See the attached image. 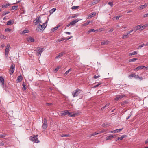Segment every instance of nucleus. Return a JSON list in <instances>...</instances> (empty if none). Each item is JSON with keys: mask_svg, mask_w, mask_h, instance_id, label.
Wrapping results in <instances>:
<instances>
[{"mask_svg": "<svg viewBox=\"0 0 148 148\" xmlns=\"http://www.w3.org/2000/svg\"><path fill=\"white\" fill-rule=\"evenodd\" d=\"M38 136V135H36L35 136L34 135L33 136H32L30 137L29 139L30 140L33 141L34 142L38 143L39 142V141L38 140L37 138Z\"/></svg>", "mask_w": 148, "mask_h": 148, "instance_id": "nucleus-1", "label": "nucleus"}, {"mask_svg": "<svg viewBox=\"0 0 148 148\" xmlns=\"http://www.w3.org/2000/svg\"><path fill=\"white\" fill-rule=\"evenodd\" d=\"M81 91V90L78 88H77L73 91L72 94L73 97H74L78 96L80 93Z\"/></svg>", "mask_w": 148, "mask_h": 148, "instance_id": "nucleus-2", "label": "nucleus"}, {"mask_svg": "<svg viewBox=\"0 0 148 148\" xmlns=\"http://www.w3.org/2000/svg\"><path fill=\"white\" fill-rule=\"evenodd\" d=\"M43 48H40V47H38L37 48V50H35V51H36V54L37 56H40V55L42 53L43 51Z\"/></svg>", "mask_w": 148, "mask_h": 148, "instance_id": "nucleus-3", "label": "nucleus"}, {"mask_svg": "<svg viewBox=\"0 0 148 148\" xmlns=\"http://www.w3.org/2000/svg\"><path fill=\"white\" fill-rule=\"evenodd\" d=\"M47 119L45 118L43 120V125L42 126V128L45 130H46L47 127Z\"/></svg>", "mask_w": 148, "mask_h": 148, "instance_id": "nucleus-4", "label": "nucleus"}, {"mask_svg": "<svg viewBox=\"0 0 148 148\" xmlns=\"http://www.w3.org/2000/svg\"><path fill=\"white\" fill-rule=\"evenodd\" d=\"M34 23L35 25L39 24L41 23V18L40 17H37L34 21Z\"/></svg>", "mask_w": 148, "mask_h": 148, "instance_id": "nucleus-5", "label": "nucleus"}, {"mask_svg": "<svg viewBox=\"0 0 148 148\" xmlns=\"http://www.w3.org/2000/svg\"><path fill=\"white\" fill-rule=\"evenodd\" d=\"M15 65L14 64H12L10 68V69L9 71L10 74H12L14 71Z\"/></svg>", "mask_w": 148, "mask_h": 148, "instance_id": "nucleus-6", "label": "nucleus"}, {"mask_svg": "<svg viewBox=\"0 0 148 148\" xmlns=\"http://www.w3.org/2000/svg\"><path fill=\"white\" fill-rule=\"evenodd\" d=\"M10 47V44H8L7 45V46L6 47V48L5 50V56H8V55L9 53Z\"/></svg>", "mask_w": 148, "mask_h": 148, "instance_id": "nucleus-7", "label": "nucleus"}, {"mask_svg": "<svg viewBox=\"0 0 148 148\" xmlns=\"http://www.w3.org/2000/svg\"><path fill=\"white\" fill-rule=\"evenodd\" d=\"M44 29V28H43V27L40 24L38 25L36 28V30L39 32L43 31Z\"/></svg>", "mask_w": 148, "mask_h": 148, "instance_id": "nucleus-8", "label": "nucleus"}, {"mask_svg": "<svg viewBox=\"0 0 148 148\" xmlns=\"http://www.w3.org/2000/svg\"><path fill=\"white\" fill-rule=\"evenodd\" d=\"M61 114L62 116H65L67 114L69 115L71 113H70L69 110H65L62 111Z\"/></svg>", "mask_w": 148, "mask_h": 148, "instance_id": "nucleus-9", "label": "nucleus"}, {"mask_svg": "<svg viewBox=\"0 0 148 148\" xmlns=\"http://www.w3.org/2000/svg\"><path fill=\"white\" fill-rule=\"evenodd\" d=\"M26 39V40L29 42H32L34 41V39L30 36L27 37Z\"/></svg>", "mask_w": 148, "mask_h": 148, "instance_id": "nucleus-10", "label": "nucleus"}, {"mask_svg": "<svg viewBox=\"0 0 148 148\" xmlns=\"http://www.w3.org/2000/svg\"><path fill=\"white\" fill-rule=\"evenodd\" d=\"M125 96L124 95H117L116 97L115 98V100L118 101L124 97Z\"/></svg>", "mask_w": 148, "mask_h": 148, "instance_id": "nucleus-11", "label": "nucleus"}, {"mask_svg": "<svg viewBox=\"0 0 148 148\" xmlns=\"http://www.w3.org/2000/svg\"><path fill=\"white\" fill-rule=\"evenodd\" d=\"M115 135H110L108 136H107L106 138V140H111L113 138L115 137Z\"/></svg>", "mask_w": 148, "mask_h": 148, "instance_id": "nucleus-12", "label": "nucleus"}, {"mask_svg": "<svg viewBox=\"0 0 148 148\" xmlns=\"http://www.w3.org/2000/svg\"><path fill=\"white\" fill-rule=\"evenodd\" d=\"M140 29L141 25H140L136 26L133 28L134 31L135 32L138 30Z\"/></svg>", "mask_w": 148, "mask_h": 148, "instance_id": "nucleus-13", "label": "nucleus"}, {"mask_svg": "<svg viewBox=\"0 0 148 148\" xmlns=\"http://www.w3.org/2000/svg\"><path fill=\"white\" fill-rule=\"evenodd\" d=\"M96 14V13L95 12L91 13L89 15L88 17V18H90L92 17L95 16Z\"/></svg>", "mask_w": 148, "mask_h": 148, "instance_id": "nucleus-14", "label": "nucleus"}, {"mask_svg": "<svg viewBox=\"0 0 148 148\" xmlns=\"http://www.w3.org/2000/svg\"><path fill=\"white\" fill-rule=\"evenodd\" d=\"M23 80L22 76L20 75L18 76L17 77V79L16 80L17 82H20Z\"/></svg>", "mask_w": 148, "mask_h": 148, "instance_id": "nucleus-15", "label": "nucleus"}, {"mask_svg": "<svg viewBox=\"0 0 148 148\" xmlns=\"http://www.w3.org/2000/svg\"><path fill=\"white\" fill-rule=\"evenodd\" d=\"M64 54V52H62L59 53L58 55L55 58L56 59H58L60 58L61 57H62L63 54Z\"/></svg>", "mask_w": 148, "mask_h": 148, "instance_id": "nucleus-16", "label": "nucleus"}, {"mask_svg": "<svg viewBox=\"0 0 148 148\" xmlns=\"http://www.w3.org/2000/svg\"><path fill=\"white\" fill-rule=\"evenodd\" d=\"M147 5V4H145L144 5H140L138 7V9L139 10L142 9H143L146 7Z\"/></svg>", "mask_w": 148, "mask_h": 148, "instance_id": "nucleus-17", "label": "nucleus"}, {"mask_svg": "<svg viewBox=\"0 0 148 148\" xmlns=\"http://www.w3.org/2000/svg\"><path fill=\"white\" fill-rule=\"evenodd\" d=\"M79 21V20L78 19H76L75 20H74L70 22V23L71 25H74L76 23L78 22Z\"/></svg>", "mask_w": 148, "mask_h": 148, "instance_id": "nucleus-18", "label": "nucleus"}, {"mask_svg": "<svg viewBox=\"0 0 148 148\" xmlns=\"http://www.w3.org/2000/svg\"><path fill=\"white\" fill-rule=\"evenodd\" d=\"M109 43V42L107 40H105L101 42V45H106Z\"/></svg>", "mask_w": 148, "mask_h": 148, "instance_id": "nucleus-19", "label": "nucleus"}, {"mask_svg": "<svg viewBox=\"0 0 148 148\" xmlns=\"http://www.w3.org/2000/svg\"><path fill=\"white\" fill-rule=\"evenodd\" d=\"M14 21L13 20H10L8 21L7 25H10L11 24H13L14 23Z\"/></svg>", "mask_w": 148, "mask_h": 148, "instance_id": "nucleus-20", "label": "nucleus"}, {"mask_svg": "<svg viewBox=\"0 0 148 148\" xmlns=\"http://www.w3.org/2000/svg\"><path fill=\"white\" fill-rule=\"evenodd\" d=\"M0 82L1 84L3 85L4 84V79L2 76L0 77Z\"/></svg>", "mask_w": 148, "mask_h": 148, "instance_id": "nucleus-21", "label": "nucleus"}, {"mask_svg": "<svg viewBox=\"0 0 148 148\" xmlns=\"http://www.w3.org/2000/svg\"><path fill=\"white\" fill-rule=\"evenodd\" d=\"M145 67V66H140L136 67V69H134V70L136 71V70H139L140 69H143V68H144Z\"/></svg>", "mask_w": 148, "mask_h": 148, "instance_id": "nucleus-22", "label": "nucleus"}, {"mask_svg": "<svg viewBox=\"0 0 148 148\" xmlns=\"http://www.w3.org/2000/svg\"><path fill=\"white\" fill-rule=\"evenodd\" d=\"M10 4L9 3L4 4L2 5L1 7L2 8H7L8 6H10Z\"/></svg>", "mask_w": 148, "mask_h": 148, "instance_id": "nucleus-23", "label": "nucleus"}, {"mask_svg": "<svg viewBox=\"0 0 148 148\" xmlns=\"http://www.w3.org/2000/svg\"><path fill=\"white\" fill-rule=\"evenodd\" d=\"M138 60L137 58H134L132 59H130L129 60V62H135V61Z\"/></svg>", "mask_w": 148, "mask_h": 148, "instance_id": "nucleus-24", "label": "nucleus"}, {"mask_svg": "<svg viewBox=\"0 0 148 148\" xmlns=\"http://www.w3.org/2000/svg\"><path fill=\"white\" fill-rule=\"evenodd\" d=\"M10 12L9 11H4L3 12L2 14V16H3L4 15H5L9 13Z\"/></svg>", "mask_w": 148, "mask_h": 148, "instance_id": "nucleus-25", "label": "nucleus"}, {"mask_svg": "<svg viewBox=\"0 0 148 148\" xmlns=\"http://www.w3.org/2000/svg\"><path fill=\"white\" fill-rule=\"evenodd\" d=\"M22 86H23V88H22V89L23 91H25L26 90V88L25 87V85L24 84V82H23L22 84Z\"/></svg>", "mask_w": 148, "mask_h": 148, "instance_id": "nucleus-26", "label": "nucleus"}, {"mask_svg": "<svg viewBox=\"0 0 148 148\" xmlns=\"http://www.w3.org/2000/svg\"><path fill=\"white\" fill-rule=\"evenodd\" d=\"M98 134H99V133L98 132L97 133V132H95L93 133H92V134H89V136H88V137H91L92 136H95L96 135Z\"/></svg>", "mask_w": 148, "mask_h": 148, "instance_id": "nucleus-27", "label": "nucleus"}, {"mask_svg": "<svg viewBox=\"0 0 148 148\" xmlns=\"http://www.w3.org/2000/svg\"><path fill=\"white\" fill-rule=\"evenodd\" d=\"M135 78L137 79H140V80H141L143 79V78L139 76L138 75H136Z\"/></svg>", "mask_w": 148, "mask_h": 148, "instance_id": "nucleus-28", "label": "nucleus"}, {"mask_svg": "<svg viewBox=\"0 0 148 148\" xmlns=\"http://www.w3.org/2000/svg\"><path fill=\"white\" fill-rule=\"evenodd\" d=\"M2 85L3 86V88L6 91H8V89L6 86L4 84Z\"/></svg>", "mask_w": 148, "mask_h": 148, "instance_id": "nucleus-29", "label": "nucleus"}, {"mask_svg": "<svg viewBox=\"0 0 148 148\" xmlns=\"http://www.w3.org/2000/svg\"><path fill=\"white\" fill-rule=\"evenodd\" d=\"M60 27V26L59 25L57 26V27H56L53 28L51 29V31L52 32H53L56 30L59 27Z\"/></svg>", "mask_w": 148, "mask_h": 148, "instance_id": "nucleus-30", "label": "nucleus"}, {"mask_svg": "<svg viewBox=\"0 0 148 148\" xmlns=\"http://www.w3.org/2000/svg\"><path fill=\"white\" fill-rule=\"evenodd\" d=\"M64 38H60V39H58L57 41V42H59L60 41H62L64 40Z\"/></svg>", "mask_w": 148, "mask_h": 148, "instance_id": "nucleus-31", "label": "nucleus"}, {"mask_svg": "<svg viewBox=\"0 0 148 148\" xmlns=\"http://www.w3.org/2000/svg\"><path fill=\"white\" fill-rule=\"evenodd\" d=\"M122 130V129H117L114 130V133H118L121 131Z\"/></svg>", "mask_w": 148, "mask_h": 148, "instance_id": "nucleus-32", "label": "nucleus"}, {"mask_svg": "<svg viewBox=\"0 0 148 148\" xmlns=\"http://www.w3.org/2000/svg\"><path fill=\"white\" fill-rule=\"evenodd\" d=\"M110 105V103H108L106 104L104 107L102 108H101V109L102 110H103L105 108L107 107Z\"/></svg>", "mask_w": 148, "mask_h": 148, "instance_id": "nucleus-33", "label": "nucleus"}, {"mask_svg": "<svg viewBox=\"0 0 148 148\" xmlns=\"http://www.w3.org/2000/svg\"><path fill=\"white\" fill-rule=\"evenodd\" d=\"M71 71V68L69 69L68 70L66 71L64 75L65 76L70 71Z\"/></svg>", "mask_w": 148, "mask_h": 148, "instance_id": "nucleus-34", "label": "nucleus"}, {"mask_svg": "<svg viewBox=\"0 0 148 148\" xmlns=\"http://www.w3.org/2000/svg\"><path fill=\"white\" fill-rule=\"evenodd\" d=\"M90 21H87L84 23L82 24V26H85L88 25L90 23Z\"/></svg>", "mask_w": 148, "mask_h": 148, "instance_id": "nucleus-35", "label": "nucleus"}, {"mask_svg": "<svg viewBox=\"0 0 148 148\" xmlns=\"http://www.w3.org/2000/svg\"><path fill=\"white\" fill-rule=\"evenodd\" d=\"M56 10V9L55 8H53L51 10L50 12L51 13H53L54 11H55Z\"/></svg>", "mask_w": 148, "mask_h": 148, "instance_id": "nucleus-36", "label": "nucleus"}, {"mask_svg": "<svg viewBox=\"0 0 148 148\" xmlns=\"http://www.w3.org/2000/svg\"><path fill=\"white\" fill-rule=\"evenodd\" d=\"M99 1V0H93V3L95 4L98 3Z\"/></svg>", "mask_w": 148, "mask_h": 148, "instance_id": "nucleus-37", "label": "nucleus"}, {"mask_svg": "<svg viewBox=\"0 0 148 148\" xmlns=\"http://www.w3.org/2000/svg\"><path fill=\"white\" fill-rule=\"evenodd\" d=\"M92 32H94V29H90L87 32L88 34H89L90 33H91Z\"/></svg>", "mask_w": 148, "mask_h": 148, "instance_id": "nucleus-38", "label": "nucleus"}, {"mask_svg": "<svg viewBox=\"0 0 148 148\" xmlns=\"http://www.w3.org/2000/svg\"><path fill=\"white\" fill-rule=\"evenodd\" d=\"M145 44H144V43H143L142 44L140 45L138 47V49H141V47H143V46H145Z\"/></svg>", "mask_w": 148, "mask_h": 148, "instance_id": "nucleus-39", "label": "nucleus"}, {"mask_svg": "<svg viewBox=\"0 0 148 148\" xmlns=\"http://www.w3.org/2000/svg\"><path fill=\"white\" fill-rule=\"evenodd\" d=\"M128 34H127L126 35H124L122 37L123 39H125L127 38L129 36H128Z\"/></svg>", "mask_w": 148, "mask_h": 148, "instance_id": "nucleus-40", "label": "nucleus"}, {"mask_svg": "<svg viewBox=\"0 0 148 148\" xmlns=\"http://www.w3.org/2000/svg\"><path fill=\"white\" fill-rule=\"evenodd\" d=\"M79 7V6H73L72 7L71 9L73 10H75L76 9L78 8Z\"/></svg>", "mask_w": 148, "mask_h": 148, "instance_id": "nucleus-41", "label": "nucleus"}, {"mask_svg": "<svg viewBox=\"0 0 148 148\" xmlns=\"http://www.w3.org/2000/svg\"><path fill=\"white\" fill-rule=\"evenodd\" d=\"M106 131H107L106 130L104 129V130H102L99 131V132H98V133H99V134H100V133H102L105 132H106Z\"/></svg>", "mask_w": 148, "mask_h": 148, "instance_id": "nucleus-42", "label": "nucleus"}, {"mask_svg": "<svg viewBox=\"0 0 148 148\" xmlns=\"http://www.w3.org/2000/svg\"><path fill=\"white\" fill-rule=\"evenodd\" d=\"M59 66L57 67V68L54 69L53 70V71L54 72H56L57 71H58V70L60 68Z\"/></svg>", "mask_w": 148, "mask_h": 148, "instance_id": "nucleus-43", "label": "nucleus"}, {"mask_svg": "<svg viewBox=\"0 0 148 148\" xmlns=\"http://www.w3.org/2000/svg\"><path fill=\"white\" fill-rule=\"evenodd\" d=\"M29 32V31L28 29H25L23 31V32L22 33L23 34H24L25 33H28Z\"/></svg>", "mask_w": 148, "mask_h": 148, "instance_id": "nucleus-44", "label": "nucleus"}, {"mask_svg": "<svg viewBox=\"0 0 148 148\" xmlns=\"http://www.w3.org/2000/svg\"><path fill=\"white\" fill-rule=\"evenodd\" d=\"M129 77H134L135 78L136 75L135 74H131Z\"/></svg>", "mask_w": 148, "mask_h": 148, "instance_id": "nucleus-45", "label": "nucleus"}, {"mask_svg": "<svg viewBox=\"0 0 148 148\" xmlns=\"http://www.w3.org/2000/svg\"><path fill=\"white\" fill-rule=\"evenodd\" d=\"M108 4L111 7H112L113 6V4L112 2H109L108 3Z\"/></svg>", "mask_w": 148, "mask_h": 148, "instance_id": "nucleus-46", "label": "nucleus"}, {"mask_svg": "<svg viewBox=\"0 0 148 148\" xmlns=\"http://www.w3.org/2000/svg\"><path fill=\"white\" fill-rule=\"evenodd\" d=\"M0 38L1 39H5L6 38V36H4L3 35H1V36H0Z\"/></svg>", "mask_w": 148, "mask_h": 148, "instance_id": "nucleus-47", "label": "nucleus"}, {"mask_svg": "<svg viewBox=\"0 0 148 148\" xmlns=\"http://www.w3.org/2000/svg\"><path fill=\"white\" fill-rule=\"evenodd\" d=\"M101 84H102V82H99V83L98 84H97L95 86H94V88H96Z\"/></svg>", "mask_w": 148, "mask_h": 148, "instance_id": "nucleus-48", "label": "nucleus"}, {"mask_svg": "<svg viewBox=\"0 0 148 148\" xmlns=\"http://www.w3.org/2000/svg\"><path fill=\"white\" fill-rule=\"evenodd\" d=\"M69 136L70 135L69 134H62L61 135V136L62 137H69Z\"/></svg>", "mask_w": 148, "mask_h": 148, "instance_id": "nucleus-49", "label": "nucleus"}, {"mask_svg": "<svg viewBox=\"0 0 148 148\" xmlns=\"http://www.w3.org/2000/svg\"><path fill=\"white\" fill-rule=\"evenodd\" d=\"M6 136V134H2L0 135V138H3L5 137Z\"/></svg>", "mask_w": 148, "mask_h": 148, "instance_id": "nucleus-50", "label": "nucleus"}, {"mask_svg": "<svg viewBox=\"0 0 148 148\" xmlns=\"http://www.w3.org/2000/svg\"><path fill=\"white\" fill-rule=\"evenodd\" d=\"M18 7V6H13L12 7V10H16V8Z\"/></svg>", "mask_w": 148, "mask_h": 148, "instance_id": "nucleus-51", "label": "nucleus"}, {"mask_svg": "<svg viewBox=\"0 0 148 148\" xmlns=\"http://www.w3.org/2000/svg\"><path fill=\"white\" fill-rule=\"evenodd\" d=\"M47 23V22H46L45 23H43V25H42V26L43 27V28H44V29H45L46 26H45V25Z\"/></svg>", "mask_w": 148, "mask_h": 148, "instance_id": "nucleus-52", "label": "nucleus"}, {"mask_svg": "<svg viewBox=\"0 0 148 148\" xmlns=\"http://www.w3.org/2000/svg\"><path fill=\"white\" fill-rule=\"evenodd\" d=\"M106 127H108L111 125V124L106 123Z\"/></svg>", "mask_w": 148, "mask_h": 148, "instance_id": "nucleus-53", "label": "nucleus"}, {"mask_svg": "<svg viewBox=\"0 0 148 148\" xmlns=\"http://www.w3.org/2000/svg\"><path fill=\"white\" fill-rule=\"evenodd\" d=\"M133 31H134L133 29H132V30H130V31H128L127 32V34H128L129 35L130 33H132Z\"/></svg>", "mask_w": 148, "mask_h": 148, "instance_id": "nucleus-54", "label": "nucleus"}, {"mask_svg": "<svg viewBox=\"0 0 148 148\" xmlns=\"http://www.w3.org/2000/svg\"><path fill=\"white\" fill-rule=\"evenodd\" d=\"M145 28V26H144V25H143V26H141V29H140L141 30H143V29H144Z\"/></svg>", "mask_w": 148, "mask_h": 148, "instance_id": "nucleus-55", "label": "nucleus"}, {"mask_svg": "<svg viewBox=\"0 0 148 148\" xmlns=\"http://www.w3.org/2000/svg\"><path fill=\"white\" fill-rule=\"evenodd\" d=\"M76 115V114H69V116L70 117H75Z\"/></svg>", "mask_w": 148, "mask_h": 148, "instance_id": "nucleus-56", "label": "nucleus"}, {"mask_svg": "<svg viewBox=\"0 0 148 148\" xmlns=\"http://www.w3.org/2000/svg\"><path fill=\"white\" fill-rule=\"evenodd\" d=\"M148 17V13L147 14H145L143 15V17L145 18Z\"/></svg>", "mask_w": 148, "mask_h": 148, "instance_id": "nucleus-57", "label": "nucleus"}, {"mask_svg": "<svg viewBox=\"0 0 148 148\" xmlns=\"http://www.w3.org/2000/svg\"><path fill=\"white\" fill-rule=\"evenodd\" d=\"M10 31H11V29L9 28H6V29H5V32H7V31L10 32Z\"/></svg>", "mask_w": 148, "mask_h": 148, "instance_id": "nucleus-58", "label": "nucleus"}, {"mask_svg": "<svg viewBox=\"0 0 148 148\" xmlns=\"http://www.w3.org/2000/svg\"><path fill=\"white\" fill-rule=\"evenodd\" d=\"M5 46V45L4 44H2L1 46V48H3Z\"/></svg>", "mask_w": 148, "mask_h": 148, "instance_id": "nucleus-59", "label": "nucleus"}, {"mask_svg": "<svg viewBox=\"0 0 148 148\" xmlns=\"http://www.w3.org/2000/svg\"><path fill=\"white\" fill-rule=\"evenodd\" d=\"M125 137V136L124 135L120 137V140H122Z\"/></svg>", "mask_w": 148, "mask_h": 148, "instance_id": "nucleus-60", "label": "nucleus"}, {"mask_svg": "<svg viewBox=\"0 0 148 148\" xmlns=\"http://www.w3.org/2000/svg\"><path fill=\"white\" fill-rule=\"evenodd\" d=\"M99 31L100 32H101L102 31H103L104 30L103 28H99Z\"/></svg>", "mask_w": 148, "mask_h": 148, "instance_id": "nucleus-61", "label": "nucleus"}, {"mask_svg": "<svg viewBox=\"0 0 148 148\" xmlns=\"http://www.w3.org/2000/svg\"><path fill=\"white\" fill-rule=\"evenodd\" d=\"M137 52L136 51H133L132 53V54H133V55H135L136 54H137Z\"/></svg>", "mask_w": 148, "mask_h": 148, "instance_id": "nucleus-62", "label": "nucleus"}, {"mask_svg": "<svg viewBox=\"0 0 148 148\" xmlns=\"http://www.w3.org/2000/svg\"><path fill=\"white\" fill-rule=\"evenodd\" d=\"M99 77H100V76H97L96 75H95L94 76V77L95 79H96Z\"/></svg>", "mask_w": 148, "mask_h": 148, "instance_id": "nucleus-63", "label": "nucleus"}, {"mask_svg": "<svg viewBox=\"0 0 148 148\" xmlns=\"http://www.w3.org/2000/svg\"><path fill=\"white\" fill-rule=\"evenodd\" d=\"M113 31V29H111L108 31V32H112Z\"/></svg>", "mask_w": 148, "mask_h": 148, "instance_id": "nucleus-64", "label": "nucleus"}]
</instances>
